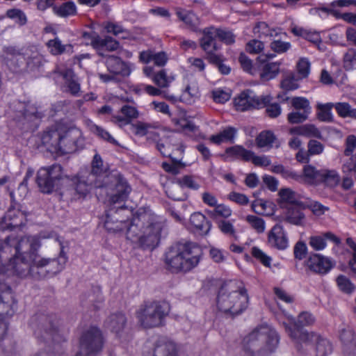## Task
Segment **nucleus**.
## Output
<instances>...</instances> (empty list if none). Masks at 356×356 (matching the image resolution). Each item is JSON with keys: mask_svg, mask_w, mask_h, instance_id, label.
Masks as SVG:
<instances>
[{"mask_svg": "<svg viewBox=\"0 0 356 356\" xmlns=\"http://www.w3.org/2000/svg\"><path fill=\"white\" fill-rule=\"evenodd\" d=\"M343 343V352L346 356H356V338L350 329H344L340 334Z\"/></svg>", "mask_w": 356, "mask_h": 356, "instance_id": "nucleus-22", "label": "nucleus"}, {"mask_svg": "<svg viewBox=\"0 0 356 356\" xmlns=\"http://www.w3.org/2000/svg\"><path fill=\"white\" fill-rule=\"evenodd\" d=\"M252 255L265 266H270L271 258L257 247L251 249Z\"/></svg>", "mask_w": 356, "mask_h": 356, "instance_id": "nucleus-54", "label": "nucleus"}, {"mask_svg": "<svg viewBox=\"0 0 356 356\" xmlns=\"http://www.w3.org/2000/svg\"><path fill=\"white\" fill-rule=\"evenodd\" d=\"M270 49L276 53L282 54L288 51L291 48L289 42H283L280 40H273L270 43Z\"/></svg>", "mask_w": 356, "mask_h": 356, "instance_id": "nucleus-63", "label": "nucleus"}, {"mask_svg": "<svg viewBox=\"0 0 356 356\" xmlns=\"http://www.w3.org/2000/svg\"><path fill=\"white\" fill-rule=\"evenodd\" d=\"M246 220L258 233H263L264 232L265 222L262 218L256 216L249 215L246 217Z\"/></svg>", "mask_w": 356, "mask_h": 356, "instance_id": "nucleus-53", "label": "nucleus"}, {"mask_svg": "<svg viewBox=\"0 0 356 356\" xmlns=\"http://www.w3.org/2000/svg\"><path fill=\"white\" fill-rule=\"evenodd\" d=\"M152 356H177L176 344L167 338L161 337L154 344Z\"/></svg>", "mask_w": 356, "mask_h": 356, "instance_id": "nucleus-19", "label": "nucleus"}, {"mask_svg": "<svg viewBox=\"0 0 356 356\" xmlns=\"http://www.w3.org/2000/svg\"><path fill=\"white\" fill-rule=\"evenodd\" d=\"M342 172L344 174L349 175L354 172L356 179V154L343 161L341 167Z\"/></svg>", "mask_w": 356, "mask_h": 356, "instance_id": "nucleus-57", "label": "nucleus"}, {"mask_svg": "<svg viewBox=\"0 0 356 356\" xmlns=\"http://www.w3.org/2000/svg\"><path fill=\"white\" fill-rule=\"evenodd\" d=\"M248 305V296L242 282L231 280L221 286L217 296L219 311L234 316L241 314Z\"/></svg>", "mask_w": 356, "mask_h": 356, "instance_id": "nucleus-3", "label": "nucleus"}, {"mask_svg": "<svg viewBox=\"0 0 356 356\" xmlns=\"http://www.w3.org/2000/svg\"><path fill=\"white\" fill-rule=\"evenodd\" d=\"M316 356H327L332 352V345L326 339L321 337L316 344Z\"/></svg>", "mask_w": 356, "mask_h": 356, "instance_id": "nucleus-41", "label": "nucleus"}, {"mask_svg": "<svg viewBox=\"0 0 356 356\" xmlns=\"http://www.w3.org/2000/svg\"><path fill=\"white\" fill-rule=\"evenodd\" d=\"M297 69L300 79L306 78L310 70V63L305 58H300L297 64Z\"/></svg>", "mask_w": 356, "mask_h": 356, "instance_id": "nucleus-56", "label": "nucleus"}, {"mask_svg": "<svg viewBox=\"0 0 356 356\" xmlns=\"http://www.w3.org/2000/svg\"><path fill=\"white\" fill-rule=\"evenodd\" d=\"M202 254L193 243H177L165 253V264L172 272H188L198 265Z\"/></svg>", "mask_w": 356, "mask_h": 356, "instance_id": "nucleus-4", "label": "nucleus"}, {"mask_svg": "<svg viewBox=\"0 0 356 356\" xmlns=\"http://www.w3.org/2000/svg\"><path fill=\"white\" fill-rule=\"evenodd\" d=\"M93 175H82L71 179L74 191V195L77 198L85 197L92 188H105L104 184L95 180Z\"/></svg>", "mask_w": 356, "mask_h": 356, "instance_id": "nucleus-13", "label": "nucleus"}, {"mask_svg": "<svg viewBox=\"0 0 356 356\" xmlns=\"http://www.w3.org/2000/svg\"><path fill=\"white\" fill-rule=\"evenodd\" d=\"M179 20L182 21L187 27L192 31L197 32L198 26L200 24V19L193 11H185L182 9H177L176 11Z\"/></svg>", "mask_w": 356, "mask_h": 356, "instance_id": "nucleus-25", "label": "nucleus"}, {"mask_svg": "<svg viewBox=\"0 0 356 356\" xmlns=\"http://www.w3.org/2000/svg\"><path fill=\"white\" fill-rule=\"evenodd\" d=\"M217 38L227 44H232L235 42V35L232 31L216 29Z\"/></svg>", "mask_w": 356, "mask_h": 356, "instance_id": "nucleus-58", "label": "nucleus"}, {"mask_svg": "<svg viewBox=\"0 0 356 356\" xmlns=\"http://www.w3.org/2000/svg\"><path fill=\"white\" fill-rule=\"evenodd\" d=\"M55 72L58 73L66 81L68 88L72 95H76L79 93L80 84L74 79V74L71 69H66L64 71L56 70Z\"/></svg>", "mask_w": 356, "mask_h": 356, "instance_id": "nucleus-32", "label": "nucleus"}, {"mask_svg": "<svg viewBox=\"0 0 356 356\" xmlns=\"http://www.w3.org/2000/svg\"><path fill=\"white\" fill-rule=\"evenodd\" d=\"M291 106L295 110L310 113L312 108L307 99L302 97H295L291 99Z\"/></svg>", "mask_w": 356, "mask_h": 356, "instance_id": "nucleus-42", "label": "nucleus"}, {"mask_svg": "<svg viewBox=\"0 0 356 356\" xmlns=\"http://www.w3.org/2000/svg\"><path fill=\"white\" fill-rule=\"evenodd\" d=\"M356 151V136L354 135H349L345 140V149L343 155L346 156H354L353 152Z\"/></svg>", "mask_w": 356, "mask_h": 356, "instance_id": "nucleus-55", "label": "nucleus"}, {"mask_svg": "<svg viewBox=\"0 0 356 356\" xmlns=\"http://www.w3.org/2000/svg\"><path fill=\"white\" fill-rule=\"evenodd\" d=\"M203 36L200 39V47L204 51L210 50H218L219 47L216 42L217 38L216 28L214 26H209L201 31Z\"/></svg>", "mask_w": 356, "mask_h": 356, "instance_id": "nucleus-21", "label": "nucleus"}, {"mask_svg": "<svg viewBox=\"0 0 356 356\" xmlns=\"http://www.w3.org/2000/svg\"><path fill=\"white\" fill-rule=\"evenodd\" d=\"M264 44L258 40H251L246 44V51L250 54H257L262 51Z\"/></svg>", "mask_w": 356, "mask_h": 356, "instance_id": "nucleus-62", "label": "nucleus"}, {"mask_svg": "<svg viewBox=\"0 0 356 356\" xmlns=\"http://www.w3.org/2000/svg\"><path fill=\"white\" fill-rule=\"evenodd\" d=\"M103 344L102 331L96 327H91L82 334L79 340L81 352L76 356H81L82 353L87 356H95L102 350Z\"/></svg>", "mask_w": 356, "mask_h": 356, "instance_id": "nucleus-10", "label": "nucleus"}, {"mask_svg": "<svg viewBox=\"0 0 356 356\" xmlns=\"http://www.w3.org/2000/svg\"><path fill=\"white\" fill-rule=\"evenodd\" d=\"M309 115V113L295 110L288 114L287 120L291 124H300L307 120Z\"/></svg>", "mask_w": 356, "mask_h": 356, "instance_id": "nucleus-50", "label": "nucleus"}, {"mask_svg": "<svg viewBox=\"0 0 356 356\" xmlns=\"http://www.w3.org/2000/svg\"><path fill=\"white\" fill-rule=\"evenodd\" d=\"M190 222L202 235L207 234L211 227V222L199 212L194 213L191 216Z\"/></svg>", "mask_w": 356, "mask_h": 356, "instance_id": "nucleus-26", "label": "nucleus"}, {"mask_svg": "<svg viewBox=\"0 0 356 356\" xmlns=\"http://www.w3.org/2000/svg\"><path fill=\"white\" fill-rule=\"evenodd\" d=\"M321 170H317L311 165H306L303 167L302 181L309 184H320Z\"/></svg>", "mask_w": 356, "mask_h": 356, "instance_id": "nucleus-31", "label": "nucleus"}, {"mask_svg": "<svg viewBox=\"0 0 356 356\" xmlns=\"http://www.w3.org/2000/svg\"><path fill=\"white\" fill-rule=\"evenodd\" d=\"M309 245L314 250L319 251L323 250L326 246V241L325 238L321 236H313L309 238Z\"/></svg>", "mask_w": 356, "mask_h": 356, "instance_id": "nucleus-61", "label": "nucleus"}, {"mask_svg": "<svg viewBox=\"0 0 356 356\" xmlns=\"http://www.w3.org/2000/svg\"><path fill=\"white\" fill-rule=\"evenodd\" d=\"M105 63L108 70L111 74L122 76H128L130 74L129 67L118 56L113 55L106 56Z\"/></svg>", "mask_w": 356, "mask_h": 356, "instance_id": "nucleus-20", "label": "nucleus"}, {"mask_svg": "<svg viewBox=\"0 0 356 356\" xmlns=\"http://www.w3.org/2000/svg\"><path fill=\"white\" fill-rule=\"evenodd\" d=\"M103 161L98 154H96L92 161L91 172L88 175H93L95 180L104 184L106 193L110 197L112 204L120 203L124 201L131 191L127 182L121 178H116L113 175H107L102 169Z\"/></svg>", "mask_w": 356, "mask_h": 356, "instance_id": "nucleus-6", "label": "nucleus"}, {"mask_svg": "<svg viewBox=\"0 0 356 356\" xmlns=\"http://www.w3.org/2000/svg\"><path fill=\"white\" fill-rule=\"evenodd\" d=\"M298 81V79L295 75H288L282 81L281 87L286 91L296 90L299 87Z\"/></svg>", "mask_w": 356, "mask_h": 356, "instance_id": "nucleus-52", "label": "nucleus"}, {"mask_svg": "<svg viewBox=\"0 0 356 356\" xmlns=\"http://www.w3.org/2000/svg\"><path fill=\"white\" fill-rule=\"evenodd\" d=\"M81 135V131L79 129H65L61 127L59 154H70L79 148H83L84 142Z\"/></svg>", "mask_w": 356, "mask_h": 356, "instance_id": "nucleus-11", "label": "nucleus"}, {"mask_svg": "<svg viewBox=\"0 0 356 356\" xmlns=\"http://www.w3.org/2000/svg\"><path fill=\"white\" fill-rule=\"evenodd\" d=\"M41 246L37 236H16L10 235L0 243V255L7 260L8 276H30L36 280L51 277L62 271L67 261L63 247L59 244L56 257L38 254Z\"/></svg>", "mask_w": 356, "mask_h": 356, "instance_id": "nucleus-1", "label": "nucleus"}, {"mask_svg": "<svg viewBox=\"0 0 356 356\" xmlns=\"http://www.w3.org/2000/svg\"><path fill=\"white\" fill-rule=\"evenodd\" d=\"M212 97L216 102L224 104L230 99L231 95L229 92L218 88L213 90Z\"/></svg>", "mask_w": 356, "mask_h": 356, "instance_id": "nucleus-64", "label": "nucleus"}, {"mask_svg": "<svg viewBox=\"0 0 356 356\" xmlns=\"http://www.w3.org/2000/svg\"><path fill=\"white\" fill-rule=\"evenodd\" d=\"M47 44L50 49L51 53L54 55L61 54L65 51V46L62 44L60 40L58 38L50 40Z\"/></svg>", "mask_w": 356, "mask_h": 356, "instance_id": "nucleus-59", "label": "nucleus"}, {"mask_svg": "<svg viewBox=\"0 0 356 356\" xmlns=\"http://www.w3.org/2000/svg\"><path fill=\"white\" fill-rule=\"evenodd\" d=\"M280 72L279 63H267L264 65L260 78L263 81H268L275 78Z\"/></svg>", "mask_w": 356, "mask_h": 356, "instance_id": "nucleus-36", "label": "nucleus"}, {"mask_svg": "<svg viewBox=\"0 0 356 356\" xmlns=\"http://www.w3.org/2000/svg\"><path fill=\"white\" fill-rule=\"evenodd\" d=\"M267 242L270 247L277 250H284L288 247V237L281 224L277 223L272 227L268 234Z\"/></svg>", "mask_w": 356, "mask_h": 356, "instance_id": "nucleus-16", "label": "nucleus"}, {"mask_svg": "<svg viewBox=\"0 0 356 356\" xmlns=\"http://www.w3.org/2000/svg\"><path fill=\"white\" fill-rule=\"evenodd\" d=\"M166 194L168 197L176 201H183L186 199V195L183 193L180 186L176 182L168 186L166 190Z\"/></svg>", "mask_w": 356, "mask_h": 356, "instance_id": "nucleus-45", "label": "nucleus"}, {"mask_svg": "<svg viewBox=\"0 0 356 356\" xmlns=\"http://www.w3.org/2000/svg\"><path fill=\"white\" fill-rule=\"evenodd\" d=\"M24 119L28 122H32L36 119H40L43 116L41 111L33 104L28 102L23 106V110L20 111Z\"/></svg>", "mask_w": 356, "mask_h": 356, "instance_id": "nucleus-38", "label": "nucleus"}, {"mask_svg": "<svg viewBox=\"0 0 356 356\" xmlns=\"http://www.w3.org/2000/svg\"><path fill=\"white\" fill-rule=\"evenodd\" d=\"M275 139V136L271 131H262L256 138V143L259 147H271Z\"/></svg>", "mask_w": 356, "mask_h": 356, "instance_id": "nucleus-40", "label": "nucleus"}, {"mask_svg": "<svg viewBox=\"0 0 356 356\" xmlns=\"http://www.w3.org/2000/svg\"><path fill=\"white\" fill-rule=\"evenodd\" d=\"M34 333L40 341L60 343L64 337L60 334L58 321L54 315L39 314L34 318Z\"/></svg>", "mask_w": 356, "mask_h": 356, "instance_id": "nucleus-8", "label": "nucleus"}, {"mask_svg": "<svg viewBox=\"0 0 356 356\" xmlns=\"http://www.w3.org/2000/svg\"><path fill=\"white\" fill-rule=\"evenodd\" d=\"M169 312L166 302L154 301L141 305L136 312V318L143 327L153 328L163 325Z\"/></svg>", "mask_w": 356, "mask_h": 356, "instance_id": "nucleus-7", "label": "nucleus"}, {"mask_svg": "<svg viewBox=\"0 0 356 356\" xmlns=\"http://www.w3.org/2000/svg\"><path fill=\"white\" fill-rule=\"evenodd\" d=\"M269 102L270 98L268 96L258 97L253 91L246 90L234 99V105L236 110L245 111L264 107Z\"/></svg>", "mask_w": 356, "mask_h": 356, "instance_id": "nucleus-12", "label": "nucleus"}, {"mask_svg": "<svg viewBox=\"0 0 356 356\" xmlns=\"http://www.w3.org/2000/svg\"><path fill=\"white\" fill-rule=\"evenodd\" d=\"M218 227L224 234L229 236H235L236 231L233 224L230 221L225 220H220L218 223Z\"/></svg>", "mask_w": 356, "mask_h": 356, "instance_id": "nucleus-60", "label": "nucleus"}, {"mask_svg": "<svg viewBox=\"0 0 356 356\" xmlns=\"http://www.w3.org/2000/svg\"><path fill=\"white\" fill-rule=\"evenodd\" d=\"M343 65L346 70L356 69V49H348L343 58Z\"/></svg>", "mask_w": 356, "mask_h": 356, "instance_id": "nucleus-43", "label": "nucleus"}, {"mask_svg": "<svg viewBox=\"0 0 356 356\" xmlns=\"http://www.w3.org/2000/svg\"><path fill=\"white\" fill-rule=\"evenodd\" d=\"M25 60L24 52L21 54L13 47H7L5 50V60L10 67L17 68Z\"/></svg>", "mask_w": 356, "mask_h": 356, "instance_id": "nucleus-27", "label": "nucleus"}, {"mask_svg": "<svg viewBox=\"0 0 356 356\" xmlns=\"http://www.w3.org/2000/svg\"><path fill=\"white\" fill-rule=\"evenodd\" d=\"M172 161L171 163L163 162L162 163V168L165 172L172 175H177L180 172V170L185 167V164L175 159H172Z\"/></svg>", "mask_w": 356, "mask_h": 356, "instance_id": "nucleus-49", "label": "nucleus"}, {"mask_svg": "<svg viewBox=\"0 0 356 356\" xmlns=\"http://www.w3.org/2000/svg\"><path fill=\"white\" fill-rule=\"evenodd\" d=\"M24 56L27 68L31 71L38 69L44 62L42 55L33 47L25 50Z\"/></svg>", "mask_w": 356, "mask_h": 356, "instance_id": "nucleus-23", "label": "nucleus"}, {"mask_svg": "<svg viewBox=\"0 0 356 356\" xmlns=\"http://www.w3.org/2000/svg\"><path fill=\"white\" fill-rule=\"evenodd\" d=\"M67 177L64 174L63 167L58 163L40 168L36 176V183L43 193H51L58 188L60 181Z\"/></svg>", "mask_w": 356, "mask_h": 356, "instance_id": "nucleus-9", "label": "nucleus"}, {"mask_svg": "<svg viewBox=\"0 0 356 356\" xmlns=\"http://www.w3.org/2000/svg\"><path fill=\"white\" fill-rule=\"evenodd\" d=\"M127 207L122 206L115 209H110L104 222L105 228L110 232L118 233L126 229V237L143 249L152 250L160 238L161 224L150 210L140 208L128 221L127 213H130Z\"/></svg>", "mask_w": 356, "mask_h": 356, "instance_id": "nucleus-2", "label": "nucleus"}, {"mask_svg": "<svg viewBox=\"0 0 356 356\" xmlns=\"http://www.w3.org/2000/svg\"><path fill=\"white\" fill-rule=\"evenodd\" d=\"M91 131L100 138L107 141L108 143L114 145H119L118 142L105 129L102 127L93 124L90 128Z\"/></svg>", "mask_w": 356, "mask_h": 356, "instance_id": "nucleus-44", "label": "nucleus"}, {"mask_svg": "<svg viewBox=\"0 0 356 356\" xmlns=\"http://www.w3.org/2000/svg\"><path fill=\"white\" fill-rule=\"evenodd\" d=\"M279 341L275 330L268 325H261L244 339L243 350L247 356H259L274 352Z\"/></svg>", "mask_w": 356, "mask_h": 356, "instance_id": "nucleus-5", "label": "nucleus"}, {"mask_svg": "<svg viewBox=\"0 0 356 356\" xmlns=\"http://www.w3.org/2000/svg\"><path fill=\"white\" fill-rule=\"evenodd\" d=\"M175 181L181 189L186 187L191 189L197 190L200 187L199 184L193 180L191 176L189 175L184 176L181 178H177Z\"/></svg>", "mask_w": 356, "mask_h": 356, "instance_id": "nucleus-51", "label": "nucleus"}, {"mask_svg": "<svg viewBox=\"0 0 356 356\" xmlns=\"http://www.w3.org/2000/svg\"><path fill=\"white\" fill-rule=\"evenodd\" d=\"M307 266L312 271L323 275L330 270L334 266V263L328 257L319 254H314L307 259Z\"/></svg>", "mask_w": 356, "mask_h": 356, "instance_id": "nucleus-18", "label": "nucleus"}, {"mask_svg": "<svg viewBox=\"0 0 356 356\" xmlns=\"http://www.w3.org/2000/svg\"><path fill=\"white\" fill-rule=\"evenodd\" d=\"M54 13L61 17H68L76 15V6L73 1H67L60 6L53 7Z\"/></svg>", "mask_w": 356, "mask_h": 356, "instance_id": "nucleus-37", "label": "nucleus"}, {"mask_svg": "<svg viewBox=\"0 0 356 356\" xmlns=\"http://www.w3.org/2000/svg\"><path fill=\"white\" fill-rule=\"evenodd\" d=\"M173 80L172 77H169L164 70L159 71L154 77V82L161 88L168 87L170 83Z\"/></svg>", "mask_w": 356, "mask_h": 356, "instance_id": "nucleus-47", "label": "nucleus"}, {"mask_svg": "<svg viewBox=\"0 0 356 356\" xmlns=\"http://www.w3.org/2000/svg\"><path fill=\"white\" fill-rule=\"evenodd\" d=\"M236 134V129L232 127H227L216 135H212L210 140L219 145L223 142H233Z\"/></svg>", "mask_w": 356, "mask_h": 356, "instance_id": "nucleus-33", "label": "nucleus"}, {"mask_svg": "<svg viewBox=\"0 0 356 356\" xmlns=\"http://www.w3.org/2000/svg\"><path fill=\"white\" fill-rule=\"evenodd\" d=\"M283 325L289 337L298 344L303 343L309 345L314 342L316 343L321 337L314 332H309L303 329H293L291 326L285 323Z\"/></svg>", "mask_w": 356, "mask_h": 356, "instance_id": "nucleus-17", "label": "nucleus"}, {"mask_svg": "<svg viewBox=\"0 0 356 356\" xmlns=\"http://www.w3.org/2000/svg\"><path fill=\"white\" fill-rule=\"evenodd\" d=\"M93 47L97 49L99 55L106 56L101 50L106 49L108 51H115L119 47V43L111 37H106L104 39L95 38L92 40Z\"/></svg>", "mask_w": 356, "mask_h": 356, "instance_id": "nucleus-28", "label": "nucleus"}, {"mask_svg": "<svg viewBox=\"0 0 356 356\" xmlns=\"http://www.w3.org/2000/svg\"><path fill=\"white\" fill-rule=\"evenodd\" d=\"M340 177L338 172L334 170L322 169L320 179V183H323L325 186L333 188L339 184Z\"/></svg>", "mask_w": 356, "mask_h": 356, "instance_id": "nucleus-35", "label": "nucleus"}, {"mask_svg": "<svg viewBox=\"0 0 356 356\" xmlns=\"http://www.w3.org/2000/svg\"><path fill=\"white\" fill-rule=\"evenodd\" d=\"M290 320L293 323V325H291L293 329H302L304 326L311 325L315 321L313 315L306 312L300 314L297 321L293 317H291Z\"/></svg>", "mask_w": 356, "mask_h": 356, "instance_id": "nucleus-39", "label": "nucleus"}, {"mask_svg": "<svg viewBox=\"0 0 356 356\" xmlns=\"http://www.w3.org/2000/svg\"><path fill=\"white\" fill-rule=\"evenodd\" d=\"M105 327L121 338L127 330V318L122 312L111 314L105 321Z\"/></svg>", "mask_w": 356, "mask_h": 356, "instance_id": "nucleus-15", "label": "nucleus"}, {"mask_svg": "<svg viewBox=\"0 0 356 356\" xmlns=\"http://www.w3.org/2000/svg\"><path fill=\"white\" fill-rule=\"evenodd\" d=\"M60 131L61 126L55 125L47 128L41 134V143L46 147L47 151L51 153L59 154V149H60Z\"/></svg>", "mask_w": 356, "mask_h": 356, "instance_id": "nucleus-14", "label": "nucleus"}, {"mask_svg": "<svg viewBox=\"0 0 356 356\" xmlns=\"http://www.w3.org/2000/svg\"><path fill=\"white\" fill-rule=\"evenodd\" d=\"M337 282L341 291L346 293H351L355 290V286L350 280L344 275H339Z\"/></svg>", "mask_w": 356, "mask_h": 356, "instance_id": "nucleus-48", "label": "nucleus"}, {"mask_svg": "<svg viewBox=\"0 0 356 356\" xmlns=\"http://www.w3.org/2000/svg\"><path fill=\"white\" fill-rule=\"evenodd\" d=\"M23 215L19 210L9 209L6 215V218L11 222L8 225L12 227H17L22 224Z\"/></svg>", "mask_w": 356, "mask_h": 356, "instance_id": "nucleus-46", "label": "nucleus"}, {"mask_svg": "<svg viewBox=\"0 0 356 356\" xmlns=\"http://www.w3.org/2000/svg\"><path fill=\"white\" fill-rule=\"evenodd\" d=\"M303 208V204L302 206L290 207L286 213L284 220L290 224L300 225L305 218V215L302 211Z\"/></svg>", "mask_w": 356, "mask_h": 356, "instance_id": "nucleus-29", "label": "nucleus"}, {"mask_svg": "<svg viewBox=\"0 0 356 356\" xmlns=\"http://www.w3.org/2000/svg\"><path fill=\"white\" fill-rule=\"evenodd\" d=\"M253 152L245 149L241 145H234L227 147L222 156L225 160L230 159L232 160L242 159L245 161H250Z\"/></svg>", "mask_w": 356, "mask_h": 356, "instance_id": "nucleus-24", "label": "nucleus"}, {"mask_svg": "<svg viewBox=\"0 0 356 356\" xmlns=\"http://www.w3.org/2000/svg\"><path fill=\"white\" fill-rule=\"evenodd\" d=\"M102 302L99 290L97 289V293L95 294L92 291H90L82 296L81 303L83 306L90 309L91 310H97L100 307Z\"/></svg>", "mask_w": 356, "mask_h": 356, "instance_id": "nucleus-30", "label": "nucleus"}, {"mask_svg": "<svg viewBox=\"0 0 356 356\" xmlns=\"http://www.w3.org/2000/svg\"><path fill=\"white\" fill-rule=\"evenodd\" d=\"M279 195L282 202L291 206H302L301 196L290 188H282L279 191Z\"/></svg>", "mask_w": 356, "mask_h": 356, "instance_id": "nucleus-34", "label": "nucleus"}]
</instances>
